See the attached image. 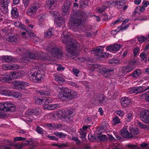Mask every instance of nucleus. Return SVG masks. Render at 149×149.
I'll return each mask as SVG.
<instances>
[{
    "label": "nucleus",
    "instance_id": "nucleus-1",
    "mask_svg": "<svg viewBox=\"0 0 149 149\" xmlns=\"http://www.w3.org/2000/svg\"><path fill=\"white\" fill-rule=\"evenodd\" d=\"M86 19L85 14L81 11H79L75 15L71 16L70 20L73 26L77 27V29H83L84 26L81 24V22Z\"/></svg>",
    "mask_w": 149,
    "mask_h": 149
},
{
    "label": "nucleus",
    "instance_id": "nucleus-2",
    "mask_svg": "<svg viewBox=\"0 0 149 149\" xmlns=\"http://www.w3.org/2000/svg\"><path fill=\"white\" fill-rule=\"evenodd\" d=\"M16 51L18 54L23 55V59L28 61H30V59L43 60L45 58L44 55L42 53H26V50L23 48H18L16 49Z\"/></svg>",
    "mask_w": 149,
    "mask_h": 149
},
{
    "label": "nucleus",
    "instance_id": "nucleus-3",
    "mask_svg": "<svg viewBox=\"0 0 149 149\" xmlns=\"http://www.w3.org/2000/svg\"><path fill=\"white\" fill-rule=\"evenodd\" d=\"M60 90L58 97L63 101L70 100L77 97V94L75 92L67 88L62 87Z\"/></svg>",
    "mask_w": 149,
    "mask_h": 149
},
{
    "label": "nucleus",
    "instance_id": "nucleus-4",
    "mask_svg": "<svg viewBox=\"0 0 149 149\" xmlns=\"http://www.w3.org/2000/svg\"><path fill=\"white\" fill-rule=\"evenodd\" d=\"M88 69L91 71H93L95 69L97 68L99 72L103 74L106 77H108L111 75L114 71V68L108 67H101V66L96 64H92L88 66Z\"/></svg>",
    "mask_w": 149,
    "mask_h": 149
},
{
    "label": "nucleus",
    "instance_id": "nucleus-5",
    "mask_svg": "<svg viewBox=\"0 0 149 149\" xmlns=\"http://www.w3.org/2000/svg\"><path fill=\"white\" fill-rule=\"evenodd\" d=\"M31 72L33 73L31 74V78L34 82H37L41 80L45 76V72L43 70L39 68L37 66L32 68Z\"/></svg>",
    "mask_w": 149,
    "mask_h": 149
},
{
    "label": "nucleus",
    "instance_id": "nucleus-6",
    "mask_svg": "<svg viewBox=\"0 0 149 149\" xmlns=\"http://www.w3.org/2000/svg\"><path fill=\"white\" fill-rule=\"evenodd\" d=\"M46 49L52 56L56 58H61L63 56L62 48L55 46L54 44H49Z\"/></svg>",
    "mask_w": 149,
    "mask_h": 149
},
{
    "label": "nucleus",
    "instance_id": "nucleus-7",
    "mask_svg": "<svg viewBox=\"0 0 149 149\" xmlns=\"http://www.w3.org/2000/svg\"><path fill=\"white\" fill-rule=\"evenodd\" d=\"M62 112L61 115V118L67 122L72 121L75 114L74 111L72 109L68 110L63 112Z\"/></svg>",
    "mask_w": 149,
    "mask_h": 149
},
{
    "label": "nucleus",
    "instance_id": "nucleus-8",
    "mask_svg": "<svg viewBox=\"0 0 149 149\" xmlns=\"http://www.w3.org/2000/svg\"><path fill=\"white\" fill-rule=\"evenodd\" d=\"M41 6V5L39 2H34L29 6L26 13L28 15L32 16L36 13L37 10Z\"/></svg>",
    "mask_w": 149,
    "mask_h": 149
},
{
    "label": "nucleus",
    "instance_id": "nucleus-9",
    "mask_svg": "<svg viewBox=\"0 0 149 149\" xmlns=\"http://www.w3.org/2000/svg\"><path fill=\"white\" fill-rule=\"evenodd\" d=\"M16 107L13 104L10 103L8 102L0 103V110L6 111H13L15 110Z\"/></svg>",
    "mask_w": 149,
    "mask_h": 149
},
{
    "label": "nucleus",
    "instance_id": "nucleus-10",
    "mask_svg": "<svg viewBox=\"0 0 149 149\" xmlns=\"http://www.w3.org/2000/svg\"><path fill=\"white\" fill-rule=\"evenodd\" d=\"M77 44L74 42L72 43L70 45H68L66 47L67 51L72 55H77L78 51L77 49Z\"/></svg>",
    "mask_w": 149,
    "mask_h": 149
},
{
    "label": "nucleus",
    "instance_id": "nucleus-11",
    "mask_svg": "<svg viewBox=\"0 0 149 149\" xmlns=\"http://www.w3.org/2000/svg\"><path fill=\"white\" fill-rule=\"evenodd\" d=\"M95 57L99 59L101 58H104L105 57H108L109 54L107 52L103 53L102 49L100 48H97L94 51Z\"/></svg>",
    "mask_w": 149,
    "mask_h": 149
},
{
    "label": "nucleus",
    "instance_id": "nucleus-12",
    "mask_svg": "<svg viewBox=\"0 0 149 149\" xmlns=\"http://www.w3.org/2000/svg\"><path fill=\"white\" fill-rule=\"evenodd\" d=\"M13 88L14 89L21 90L22 89V86H29V83L25 81H14L13 82Z\"/></svg>",
    "mask_w": 149,
    "mask_h": 149
},
{
    "label": "nucleus",
    "instance_id": "nucleus-13",
    "mask_svg": "<svg viewBox=\"0 0 149 149\" xmlns=\"http://www.w3.org/2000/svg\"><path fill=\"white\" fill-rule=\"evenodd\" d=\"M3 92V94L6 95V96H11L17 98L20 96V93L16 91L10 90H6L4 89L1 90Z\"/></svg>",
    "mask_w": 149,
    "mask_h": 149
},
{
    "label": "nucleus",
    "instance_id": "nucleus-14",
    "mask_svg": "<svg viewBox=\"0 0 149 149\" xmlns=\"http://www.w3.org/2000/svg\"><path fill=\"white\" fill-rule=\"evenodd\" d=\"M129 93L131 94H138L143 92V87L141 86L134 87L130 88L128 90Z\"/></svg>",
    "mask_w": 149,
    "mask_h": 149
},
{
    "label": "nucleus",
    "instance_id": "nucleus-15",
    "mask_svg": "<svg viewBox=\"0 0 149 149\" xmlns=\"http://www.w3.org/2000/svg\"><path fill=\"white\" fill-rule=\"evenodd\" d=\"M15 72H13L10 73V75L8 77H2L0 79V81L2 82H9L12 79H15Z\"/></svg>",
    "mask_w": 149,
    "mask_h": 149
},
{
    "label": "nucleus",
    "instance_id": "nucleus-16",
    "mask_svg": "<svg viewBox=\"0 0 149 149\" xmlns=\"http://www.w3.org/2000/svg\"><path fill=\"white\" fill-rule=\"evenodd\" d=\"M94 98L96 101H98L100 104H104L106 103L104 95L101 94L95 95Z\"/></svg>",
    "mask_w": 149,
    "mask_h": 149
},
{
    "label": "nucleus",
    "instance_id": "nucleus-17",
    "mask_svg": "<svg viewBox=\"0 0 149 149\" xmlns=\"http://www.w3.org/2000/svg\"><path fill=\"white\" fill-rule=\"evenodd\" d=\"M121 46V45L114 44L111 46H108L106 47V49L111 52L118 51L119 49Z\"/></svg>",
    "mask_w": 149,
    "mask_h": 149
},
{
    "label": "nucleus",
    "instance_id": "nucleus-18",
    "mask_svg": "<svg viewBox=\"0 0 149 149\" xmlns=\"http://www.w3.org/2000/svg\"><path fill=\"white\" fill-rule=\"evenodd\" d=\"M72 2L70 1H66L63 6L62 10L63 12L66 14L70 10V6Z\"/></svg>",
    "mask_w": 149,
    "mask_h": 149
},
{
    "label": "nucleus",
    "instance_id": "nucleus-19",
    "mask_svg": "<svg viewBox=\"0 0 149 149\" xmlns=\"http://www.w3.org/2000/svg\"><path fill=\"white\" fill-rule=\"evenodd\" d=\"M61 36L62 42L64 44H68L72 42L73 41L72 39L68 35H64V34H62Z\"/></svg>",
    "mask_w": 149,
    "mask_h": 149
},
{
    "label": "nucleus",
    "instance_id": "nucleus-20",
    "mask_svg": "<svg viewBox=\"0 0 149 149\" xmlns=\"http://www.w3.org/2000/svg\"><path fill=\"white\" fill-rule=\"evenodd\" d=\"M7 40L9 41L12 42L13 44L16 43L19 40L18 37L13 34H11L10 36L8 37L7 38Z\"/></svg>",
    "mask_w": 149,
    "mask_h": 149
},
{
    "label": "nucleus",
    "instance_id": "nucleus-21",
    "mask_svg": "<svg viewBox=\"0 0 149 149\" xmlns=\"http://www.w3.org/2000/svg\"><path fill=\"white\" fill-rule=\"evenodd\" d=\"M113 5L118 9L122 8L124 4V2L120 0H113Z\"/></svg>",
    "mask_w": 149,
    "mask_h": 149
},
{
    "label": "nucleus",
    "instance_id": "nucleus-22",
    "mask_svg": "<svg viewBox=\"0 0 149 149\" xmlns=\"http://www.w3.org/2000/svg\"><path fill=\"white\" fill-rule=\"evenodd\" d=\"M122 136L126 138H131L133 137V136L125 129H123L121 131Z\"/></svg>",
    "mask_w": 149,
    "mask_h": 149
},
{
    "label": "nucleus",
    "instance_id": "nucleus-23",
    "mask_svg": "<svg viewBox=\"0 0 149 149\" xmlns=\"http://www.w3.org/2000/svg\"><path fill=\"white\" fill-rule=\"evenodd\" d=\"M131 99L127 97H125L122 99V105L125 107H127L131 103Z\"/></svg>",
    "mask_w": 149,
    "mask_h": 149
},
{
    "label": "nucleus",
    "instance_id": "nucleus-24",
    "mask_svg": "<svg viewBox=\"0 0 149 149\" xmlns=\"http://www.w3.org/2000/svg\"><path fill=\"white\" fill-rule=\"evenodd\" d=\"M41 112V109L39 107H37L33 109L30 112V115H36L39 114Z\"/></svg>",
    "mask_w": 149,
    "mask_h": 149
},
{
    "label": "nucleus",
    "instance_id": "nucleus-25",
    "mask_svg": "<svg viewBox=\"0 0 149 149\" xmlns=\"http://www.w3.org/2000/svg\"><path fill=\"white\" fill-rule=\"evenodd\" d=\"M1 59L3 62H8L13 61V57L10 56H1Z\"/></svg>",
    "mask_w": 149,
    "mask_h": 149
},
{
    "label": "nucleus",
    "instance_id": "nucleus-26",
    "mask_svg": "<svg viewBox=\"0 0 149 149\" xmlns=\"http://www.w3.org/2000/svg\"><path fill=\"white\" fill-rule=\"evenodd\" d=\"M37 93L42 96H43L45 97L49 96L50 95V93L49 91H46L42 90H40L39 91H38Z\"/></svg>",
    "mask_w": 149,
    "mask_h": 149
},
{
    "label": "nucleus",
    "instance_id": "nucleus-27",
    "mask_svg": "<svg viewBox=\"0 0 149 149\" xmlns=\"http://www.w3.org/2000/svg\"><path fill=\"white\" fill-rule=\"evenodd\" d=\"M147 116H149V110L148 109L144 110L142 111L140 115V118Z\"/></svg>",
    "mask_w": 149,
    "mask_h": 149
},
{
    "label": "nucleus",
    "instance_id": "nucleus-28",
    "mask_svg": "<svg viewBox=\"0 0 149 149\" xmlns=\"http://www.w3.org/2000/svg\"><path fill=\"white\" fill-rule=\"evenodd\" d=\"M135 68V67L131 66L129 65L127 66L124 67L123 68V71L126 72H130Z\"/></svg>",
    "mask_w": 149,
    "mask_h": 149
},
{
    "label": "nucleus",
    "instance_id": "nucleus-29",
    "mask_svg": "<svg viewBox=\"0 0 149 149\" xmlns=\"http://www.w3.org/2000/svg\"><path fill=\"white\" fill-rule=\"evenodd\" d=\"M17 10V9L15 7L12 9L11 13L13 17L16 18L18 16L19 14Z\"/></svg>",
    "mask_w": 149,
    "mask_h": 149
},
{
    "label": "nucleus",
    "instance_id": "nucleus-30",
    "mask_svg": "<svg viewBox=\"0 0 149 149\" xmlns=\"http://www.w3.org/2000/svg\"><path fill=\"white\" fill-rule=\"evenodd\" d=\"M138 40L141 43H143L146 41H148V37H145L141 36H138L137 37Z\"/></svg>",
    "mask_w": 149,
    "mask_h": 149
},
{
    "label": "nucleus",
    "instance_id": "nucleus-31",
    "mask_svg": "<svg viewBox=\"0 0 149 149\" xmlns=\"http://www.w3.org/2000/svg\"><path fill=\"white\" fill-rule=\"evenodd\" d=\"M141 73V71L139 69L135 70L133 72L132 76L134 78H136L139 77Z\"/></svg>",
    "mask_w": 149,
    "mask_h": 149
},
{
    "label": "nucleus",
    "instance_id": "nucleus-32",
    "mask_svg": "<svg viewBox=\"0 0 149 149\" xmlns=\"http://www.w3.org/2000/svg\"><path fill=\"white\" fill-rule=\"evenodd\" d=\"M59 107V106L58 104H50L49 107H45L48 110H54L56 109H57Z\"/></svg>",
    "mask_w": 149,
    "mask_h": 149
},
{
    "label": "nucleus",
    "instance_id": "nucleus-33",
    "mask_svg": "<svg viewBox=\"0 0 149 149\" xmlns=\"http://www.w3.org/2000/svg\"><path fill=\"white\" fill-rule=\"evenodd\" d=\"M88 0H81L80 3V7L82 8L86 7L88 5Z\"/></svg>",
    "mask_w": 149,
    "mask_h": 149
},
{
    "label": "nucleus",
    "instance_id": "nucleus-34",
    "mask_svg": "<svg viewBox=\"0 0 149 149\" xmlns=\"http://www.w3.org/2000/svg\"><path fill=\"white\" fill-rule=\"evenodd\" d=\"M53 28L47 30L45 33V36L47 37H49L52 36L53 35V32L52 30H53Z\"/></svg>",
    "mask_w": 149,
    "mask_h": 149
},
{
    "label": "nucleus",
    "instance_id": "nucleus-35",
    "mask_svg": "<svg viewBox=\"0 0 149 149\" xmlns=\"http://www.w3.org/2000/svg\"><path fill=\"white\" fill-rule=\"evenodd\" d=\"M55 77V79L59 83H62L65 81V79L61 76L58 75H56Z\"/></svg>",
    "mask_w": 149,
    "mask_h": 149
},
{
    "label": "nucleus",
    "instance_id": "nucleus-36",
    "mask_svg": "<svg viewBox=\"0 0 149 149\" xmlns=\"http://www.w3.org/2000/svg\"><path fill=\"white\" fill-rule=\"evenodd\" d=\"M97 139L101 141H105L107 140V137L105 135H102L97 136Z\"/></svg>",
    "mask_w": 149,
    "mask_h": 149
},
{
    "label": "nucleus",
    "instance_id": "nucleus-37",
    "mask_svg": "<svg viewBox=\"0 0 149 149\" xmlns=\"http://www.w3.org/2000/svg\"><path fill=\"white\" fill-rule=\"evenodd\" d=\"M35 103L38 104L44 103V99L40 98L38 97H36L35 98Z\"/></svg>",
    "mask_w": 149,
    "mask_h": 149
},
{
    "label": "nucleus",
    "instance_id": "nucleus-38",
    "mask_svg": "<svg viewBox=\"0 0 149 149\" xmlns=\"http://www.w3.org/2000/svg\"><path fill=\"white\" fill-rule=\"evenodd\" d=\"M8 6L1 5L0 6V10L4 14L7 13L8 12Z\"/></svg>",
    "mask_w": 149,
    "mask_h": 149
},
{
    "label": "nucleus",
    "instance_id": "nucleus-39",
    "mask_svg": "<svg viewBox=\"0 0 149 149\" xmlns=\"http://www.w3.org/2000/svg\"><path fill=\"white\" fill-rule=\"evenodd\" d=\"M54 134L60 138H65L67 136V135L61 132H55Z\"/></svg>",
    "mask_w": 149,
    "mask_h": 149
},
{
    "label": "nucleus",
    "instance_id": "nucleus-40",
    "mask_svg": "<svg viewBox=\"0 0 149 149\" xmlns=\"http://www.w3.org/2000/svg\"><path fill=\"white\" fill-rule=\"evenodd\" d=\"M131 134L133 135H136L139 133V131L137 128H132L130 130Z\"/></svg>",
    "mask_w": 149,
    "mask_h": 149
},
{
    "label": "nucleus",
    "instance_id": "nucleus-41",
    "mask_svg": "<svg viewBox=\"0 0 149 149\" xmlns=\"http://www.w3.org/2000/svg\"><path fill=\"white\" fill-rule=\"evenodd\" d=\"M53 146H58L60 148H62L64 147H67L69 145L68 143H63L60 145H58L57 144H53L52 145Z\"/></svg>",
    "mask_w": 149,
    "mask_h": 149
},
{
    "label": "nucleus",
    "instance_id": "nucleus-42",
    "mask_svg": "<svg viewBox=\"0 0 149 149\" xmlns=\"http://www.w3.org/2000/svg\"><path fill=\"white\" fill-rule=\"evenodd\" d=\"M64 23V21L62 19V17H59L58 18L56 23L58 26H60L63 24Z\"/></svg>",
    "mask_w": 149,
    "mask_h": 149
},
{
    "label": "nucleus",
    "instance_id": "nucleus-43",
    "mask_svg": "<svg viewBox=\"0 0 149 149\" xmlns=\"http://www.w3.org/2000/svg\"><path fill=\"white\" fill-rule=\"evenodd\" d=\"M138 63L137 60H131L130 62L129 65L131 66H132L135 68V65H137Z\"/></svg>",
    "mask_w": 149,
    "mask_h": 149
},
{
    "label": "nucleus",
    "instance_id": "nucleus-44",
    "mask_svg": "<svg viewBox=\"0 0 149 149\" xmlns=\"http://www.w3.org/2000/svg\"><path fill=\"white\" fill-rule=\"evenodd\" d=\"M107 7L104 5L101 7H99L97 8V11L99 13H101L104 11L106 10Z\"/></svg>",
    "mask_w": 149,
    "mask_h": 149
},
{
    "label": "nucleus",
    "instance_id": "nucleus-45",
    "mask_svg": "<svg viewBox=\"0 0 149 149\" xmlns=\"http://www.w3.org/2000/svg\"><path fill=\"white\" fill-rule=\"evenodd\" d=\"M10 70H15L18 69V66L16 64H9Z\"/></svg>",
    "mask_w": 149,
    "mask_h": 149
},
{
    "label": "nucleus",
    "instance_id": "nucleus-46",
    "mask_svg": "<svg viewBox=\"0 0 149 149\" xmlns=\"http://www.w3.org/2000/svg\"><path fill=\"white\" fill-rule=\"evenodd\" d=\"M56 0H46V2L48 6H51L56 2Z\"/></svg>",
    "mask_w": 149,
    "mask_h": 149
},
{
    "label": "nucleus",
    "instance_id": "nucleus-47",
    "mask_svg": "<svg viewBox=\"0 0 149 149\" xmlns=\"http://www.w3.org/2000/svg\"><path fill=\"white\" fill-rule=\"evenodd\" d=\"M1 5L8 6L10 2V0H0Z\"/></svg>",
    "mask_w": 149,
    "mask_h": 149
},
{
    "label": "nucleus",
    "instance_id": "nucleus-48",
    "mask_svg": "<svg viewBox=\"0 0 149 149\" xmlns=\"http://www.w3.org/2000/svg\"><path fill=\"white\" fill-rule=\"evenodd\" d=\"M140 118L141 120L145 123H149V116H147L145 117H142V118Z\"/></svg>",
    "mask_w": 149,
    "mask_h": 149
},
{
    "label": "nucleus",
    "instance_id": "nucleus-49",
    "mask_svg": "<svg viewBox=\"0 0 149 149\" xmlns=\"http://www.w3.org/2000/svg\"><path fill=\"white\" fill-rule=\"evenodd\" d=\"M140 49L138 47H136L133 50V54L134 56L136 57L138 55V54L140 51Z\"/></svg>",
    "mask_w": 149,
    "mask_h": 149
},
{
    "label": "nucleus",
    "instance_id": "nucleus-50",
    "mask_svg": "<svg viewBox=\"0 0 149 149\" xmlns=\"http://www.w3.org/2000/svg\"><path fill=\"white\" fill-rule=\"evenodd\" d=\"M113 121L114 124L116 125L120 123V119L118 117H115L113 119Z\"/></svg>",
    "mask_w": 149,
    "mask_h": 149
},
{
    "label": "nucleus",
    "instance_id": "nucleus-51",
    "mask_svg": "<svg viewBox=\"0 0 149 149\" xmlns=\"http://www.w3.org/2000/svg\"><path fill=\"white\" fill-rule=\"evenodd\" d=\"M104 6H106L107 8L109 7L113 6V1H107L104 3Z\"/></svg>",
    "mask_w": 149,
    "mask_h": 149
},
{
    "label": "nucleus",
    "instance_id": "nucleus-52",
    "mask_svg": "<svg viewBox=\"0 0 149 149\" xmlns=\"http://www.w3.org/2000/svg\"><path fill=\"white\" fill-rule=\"evenodd\" d=\"M23 75V73L21 72H16L15 73V79H17L22 77Z\"/></svg>",
    "mask_w": 149,
    "mask_h": 149
},
{
    "label": "nucleus",
    "instance_id": "nucleus-53",
    "mask_svg": "<svg viewBox=\"0 0 149 149\" xmlns=\"http://www.w3.org/2000/svg\"><path fill=\"white\" fill-rule=\"evenodd\" d=\"M36 131L39 134H42L43 133V130L39 126L37 127Z\"/></svg>",
    "mask_w": 149,
    "mask_h": 149
},
{
    "label": "nucleus",
    "instance_id": "nucleus-54",
    "mask_svg": "<svg viewBox=\"0 0 149 149\" xmlns=\"http://www.w3.org/2000/svg\"><path fill=\"white\" fill-rule=\"evenodd\" d=\"M127 146L128 148H131L132 149H141L140 147H136V145L128 144Z\"/></svg>",
    "mask_w": 149,
    "mask_h": 149
},
{
    "label": "nucleus",
    "instance_id": "nucleus-55",
    "mask_svg": "<svg viewBox=\"0 0 149 149\" xmlns=\"http://www.w3.org/2000/svg\"><path fill=\"white\" fill-rule=\"evenodd\" d=\"M126 117L127 119V120L128 122L130 121L131 120L132 118V113H129L127 114Z\"/></svg>",
    "mask_w": 149,
    "mask_h": 149
},
{
    "label": "nucleus",
    "instance_id": "nucleus-56",
    "mask_svg": "<svg viewBox=\"0 0 149 149\" xmlns=\"http://www.w3.org/2000/svg\"><path fill=\"white\" fill-rule=\"evenodd\" d=\"M139 8L138 7L136 8L134 11V13H137V11L138 10H139L140 12H142L143 11V10L145 9V7L143 6L141 7H140Z\"/></svg>",
    "mask_w": 149,
    "mask_h": 149
},
{
    "label": "nucleus",
    "instance_id": "nucleus-57",
    "mask_svg": "<svg viewBox=\"0 0 149 149\" xmlns=\"http://www.w3.org/2000/svg\"><path fill=\"white\" fill-rule=\"evenodd\" d=\"M27 33L32 39L36 36L35 34L32 31H28L27 32Z\"/></svg>",
    "mask_w": 149,
    "mask_h": 149
},
{
    "label": "nucleus",
    "instance_id": "nucleus-58",
    "mask_svg": "<svg viewBox=\"0 0 149 149\" xmlns=\"http://www.w3.org/2000/svg\"><path fill=\"white\" fill-rule=\"evenodd\" d=\"M138 125L140 128H143L144 129L145 127H147V125H145L143 124L141 122H138L137 123Z\"/></svg>",
    "mask_w": 149,
    "mask_h": 149
},
{
    "label": "nucleus",
    "instance_id": "nucleus-59",
    "mask_svg": "<svg viewBox=\"0 0 149 149\" xmlns=\"http://www.w3.org/2000/svg\"><path fill=\"white\" fill-rule=\"evenodd\" d=\"M26 139L25 138H23L21 137H17L14 138V140L15 141H23Z\"/></svg>",
    "mask_w": 149,
    "mask_h": 149
},
{
    "label": "nucleus",
    "instance_id": "nucleus-60",
    "mask_svg": "<svg viewBox=\"0 0 149 149\" xmlns=\"http://www.w3.org/2000/svg\"><path fill=\"white\" fill-rule=\"evenodd\" d=\"M72 72L74 73V75L76 76H78V74L79 72V70L78 69L74 68L72 70Z\"/></svg>",
    "mask_w": 149,
    "mask_h": 149
},
{
    "label": "nucleus",
    "instance_id": "nucleus-61",
    "mask_svg": "<svg viewBox=\"0 0 149 149\" xmlns=\"http://www.w3.org/2000/svg\"><path fill=\"white\" fill-rule=\"evenodd\" d=\"M69 84L70 85L72 86L75 88H77L78 87L77 83L73 82L72 81H70L69 82Z\"/></svg>",
    "mask_w": 149,
    "mask_h": 149
},
{
    "label": "nucleus",
    "instance_id": "nucleus-62",
    "mask_svg": "<svg viewBox=\"0 0 149 149\" xmlns=\"http://www.w3.org/2000/svg\"><path fill=\"white\" fill-rule=\"evenodd\" d=\"M128 27V26H119L118 27V29H119V30H125Z\"/></svg>",
    "mask_w": 149,
    "mask_h": 149
},
{
    "label": "nucleus",
    "instance_id": "nucleus-63",
    "mask_svg": "<svg viewBox=\"0 0 149 149\" xmlns=\"http://www.w3.org/2000/svg\"><path fill=\"white\" fill-rule=\"evenodd\" d=\"M140 56L141 58H142V61H143L146 58V54L144 52H142L141 53Z\"/></svg>",
    "mask_w": 149,
    "mask_h": 149
},
{
    "label": "nucleus",
    "instance_id": "nucleus-64",
    "mask_svg": "<svg viewBox=\"0 0 149 149\" xmlns=\"http://www.w3.org/2000/svg\"><path fill=\"white\" fill-rule=\"evenodd\" d=\"M145 99L146 100L149 101V92L148 91L145 94Z\"/></svg>",
    "mask_w": 149,
    "mask_h": 149
}]
</instances>
